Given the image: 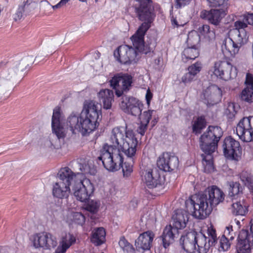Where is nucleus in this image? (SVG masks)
Listing matches in <instances>:
<instances>
[{
	"label": "nucleus",
	"instance_id": "774afa93",
	"mask_svg": "<svg viewBox=\"0 0 253 253\" xmlns=\"http://www.w3.org/2000/svg\"><path fill=\"white\" fill-rule=\"evenodd\" d=\"M95 2H97L98 1V0H95Z\"/></svg>",
	"mask_w": 253,
	"mask_h": 253
},
{
	"label": "nucleus",
	"instance_id": "6e6552de",
	"mask_svg": "<svg viewBox=\"0 0 253 253\" xmlns=\"http://www.w3.org/2000/svg\"><path fill=\"white\" fill-rule=\"evenodd\" d=\"M111 86L115 90L118 97L128 91L132 84V77L128 74H118L110 81Z\"/></svg>",
	"mask_w": 253,
	"mask_h": 253
},
{
	"label": "nucleus",
	"instance_id": "4468645a",
	"mask_svg": "<svg viewBox=\"0 0 253 253\" xmlns=\"http://www.w3.org/2000/svg\"><path fill=\"white\" fill-rule=\"evenodd\" d=\"M120 106L125 112L134 116H140L143 107V104L138 99L126 95L122 96Z\"/></svg>",
	"mask_w": 253,
	"mask_h": 253
},
{
	"label": "nucleus",
	"instance_id": "680f3d73",
	"mask_svg": "<svg viewBox=\"0 0 253 253\" xmlns=\"http://www.w3.org/2000/svg\"><path fill=\"white\" fill-rule=\"evenodd\" d=\"M153 94L150 92L149 89H148L147 91L146 94V100L147 101V103L149 105L150 104V101L152 98Z\"/></svg>",
	"mask_w": 253,
	"mask_h": 253
},
{
	"label": "nucleus",
	"instance_id": "2eb2a0df",
	"mask_svg": "<svg viewBox=\"0 0 253 253\" xmlns=\"http://www.w3.org/2000/svg\"><path fill=\"white\" fill-rule=\"evenodd\" d=\"M226 8L203 10L200 13V17L207 20L209 23L216 27H220L222 19L226 14Z\"/></svg>",
	"mask_w": 253,
	"mask_h": 253
},
{
	"label": "nucleus",
	"instance_id": "a211bd4d",
	"mask_svg": "<svg viewBox=\"0 0 253 253\" xmlns=\"http://www.w3.org/2000/svg\"><path fill=\"white\" fill-rule=\"evenodd\" d=\"M253 247V240H251L248 232L245 230H241L239 234L236 246L237 253H251Z\"/></svg>",
	"mask_w": 253,
	"mask_h": 253
},
{
	"label": "nucleus",
	"instance_id": "7ed1b4c3",
	"mask_svg": "<svg viewBox=\"0 0 253 253\" xmlns=\"http://www.w3.org/2000/svg\"><path fill=\"white\" fill-rule=\"evenodd\" d=\"M223 191L216 186L208 187L203 194L194 195L187 200L185 205L187 209L193 208L192 215L196 218H206L212 209L224 200Z\"/></svg>",
	"mask_w": 253,
	"mask_h": 253
},
{
	"label": "nucleus",
	"instance_id": "49530a36",
	"mask_svg": "<svg viewBox=\"0 0 253 253\" xmlns=\"http://www.w3.org/2000/svg\"><path fill=\"white\" fill-rule=\"evenodd\" d=\"M229 241L231 240L222 236L219 241L220 247L219 248V251H225L228 250L230 247L231 245Z\"/></svg>",
	"mask_w": 253,
	"mask_h": 253
},
{
	"label": "nucleus",
	"instance_id": "ea45409f",
	"mask_svg": "<svg viewBox=\"0 0 253 253\" xmlns=\"http://www.w3.org/2000/svg\"><path fill=\"white\" fill-rule=\"evenodd\" d=\"M239 177L241 181L244 185L248 187L252 186V176L250 172L247 171H243L240 173Z\"/></svg>",
	"mask_w": 253,
	"mask_h": 253
},
{
	"label": "nucleus",
	"instance_id": "0eeeda50",
	"mask_svg": "<svg viewBox=\"0 0 253 253\" xmlns=\"http://www.w3.org/2000/svg\"><path fill=\"white\" fill-rule=\"evenodd\" d=\"M138 2V4H135V12L137 17L139 20L143 22L139 27V33L141 29H144V31L147 30L150 28L151 24L153 21L155 17L154 13V8L152 6V0H136Z\"/></svg>",
	"mask_w": 253,
	"mask_h": 253
},
{
	"label": "nucleus",
	"instance_id": "cd10ccee",
	"mask_svg": "<svg viewBox=\"0 0 253 253\" xmlns=\"http://www.w3.org/2000/svg\"><path fill=\"white\" fill-rule=\"evenodd\" d=\"M106 232L103 227L94 229L92 232L91 242L96 246L102 244L105 241Z\"/></svg>",
	"mask_w": 253,
	"mask_h": 253
},
{
	"label": "nucleus",
	"instance_id": "4be33fe9",
	"mask_svg": "<svg viewBox=\"0 0 253 253\" xmlns=\"http://www.w3.org/2000/svg\"><path fill=\"white\" fill-rule=\"evenodd\" d=\"M178 230L173 226H167L161 237L164 247L166 249L168 247L174 242V239L178 237Z\"/></svg>",
	"mask_w": 253,
	"mask_h": 253
},
{
	"label": "nucleus",
	"instance_id": "f8f14e48",
	"mask_svg": "<svg viewBox=\"0 0 253 253\" xmlns=\"http://www.w3.org/2000/svg\"><path fill=\"white\" fill-rule=\"evenodd\" d=\"M33 246L35 248L50 249L57 246L55 237L47 232H41L34 235L31 238Z\"/></svg>",
	"mask_w": 253,
	"mask_h": 253
},
{
	"label": "nucleus",
	"instance_id": "4d7b16f0",
	"mask_svg": "<svg viewBox=\"0 0 253 253\" xmlns=\"http://www.w3.org/2000/svg\"><path fill=\"white\" fill-rule=\"evenodd\" d=\"M192 0H175L176 2L175 6L179 8L188 4Z\"/></svg>",
	"mask_w": 253,
	"mask_h": 253
},
{
	"label": "nucleus",
	"instance_id": "8fccbe9b",
	"mask_svg": "<svg viewBox=\"0 0 253 253\" xmlns=\"http://www.w3.org/2000/svg\"><path fill=\"white\" fill-rule=\"evenodd\" d=\"M228 44L229 45H232L233 48L232 51L230 50L229 47H227L226 43L225 44V46L228 48V50L230 53L232 52L233 54L237 53L239 51V47L241 46L240 43H237L234 39L232 40L231 39H230Z\"/></svg>",
	"mask_w": 253,
	"mask_h": 253
},
{
	"label": "nucleus",
	"instance_id": "ddd939ff",
	"mask_svg": "<svg viewBox=\"0 0 253 253\" xmlns=\"http://www.w3.org/2000/svg\"><path fill=\"white\" fill-rule=\"evenodd\" d=\"M224 156L228 159L238 161L242 154L240 143L231 136L225 138L222 145Z\"/></svg>",
	"mask_w": 253,
	"mask_h": 253
},
{
	"label": "nucleus",
	"instance_id": "f257e3e1",
	"mask_svg": "<svg viewBox=\"0 0 253 253\" xmlns=\"http://www.w3.org/2000/svg\"><path fill=\"white\" fill-rule=\"evenodd\" d=\"M137 145L136 139L131 131H126L124 141L119 128L114 127L109 143L103 145L98 159L108 171H115L122 168L124 176L128 177L133 171Z\"/></svg>",
	"mask_w": 253,
	"mask_h": 253
},
{
	"label": "nucleus",
	"instance_id": "603ef678",
	"mask_svg": "<svg viewBox=\"0 0 253 253\" xmlns=\"http://www.w3.org/2000/svg\"><path fill=\"white\" fill-rule=\"evenodd\" d=\"M207 121L204 115L199 116L194 121V124L192 126H206Z\"/></svg>",
	"mask_w": 253,
	"mask_h": 253
},
{
	"label": "nucleus",
	"instance_id": "412c9836",
	"mask_svg": "<svg viewBox=\"0 0 253 253\" xmlns=\"http://www.w3.org/2000/svg\"><path fill=\"white\" fill-rule=\"evenodd\" d=\"M76 237L70 233L63 234L59 241V246L54 253H65L70 247L75 243Z\"/></svg>",
	"mask_w": 253,
	"mask_h": 253
},
{
	"label": "nucleus",
	"instance_id": "6ab92c4d",
	"mask_svg": "<svg viewBox=\"0 0 253 253\" xmlns=\"http://www.w3.org/2000/svg\"><path fill=\"white\" fill-rule=\"evenodd\" d=\"M154 237L155 234L151 231L142 233L135 241L136 247L143 251L150 250Z\"/></svg>",
	"mask_w": 253,
	"mask_h": 253
},
{
	"label": "nucleus",
	"instance_id": "f03ea898",
	"mask_svg": "<svg viewBox=\"0 0 253 253\" xmlns=\"http://www.w3.org/2000/svg\"><path fill=\"white\" fill-rule=\"evenodd\" d=\"M59 181L53 185L52 194L59 199H66L70 194L81 202H86L93 195L94 186L91 181L79 173H74L68 167L60 169Z\"/></svg>",
	"mask_w": 253,
	"mask_h": 253
},
{
	"label": "nucleus",
	"instance_id": "864d4df0",
	"mask_svg": "<svg viewBox=\"0 0 253 253\" xmlns=\"http://www.w3.org/2000/svg\"><path fill=\"white\" fill-rule=\"evenodd\" d=\"M28 1L27 0L26 2H24L23 4L21 5H19L18 10L15 13V16L14 17V19L15 21H17L18 20L20 19L22 16H23V13L24 11V7L26 6V5L28 3Z\"/></svg>",
	"mask_w": 253,
	"mask_h": 253
},
{
	"label": "nucleus",
	"instance_id": "69168bd1",
	"mask_svg": "<svg viewBox=\"0 0 253 253\" xmlns=\"http://www.w3.org/2000/svg\"><path fill=\"white\" fill-rule=\"evenodd\" d=\"M210 4L211 6H215V3H217L216 2V0H207Z\"/></svg>",
	"mask_w": 253,
	"mask_h": 253
},
{
	"label": "nucleus",
	"instance_id": "a878e982",
	"mask_svg": "<svg viewBox=\"0 0 253 253\" xmlns=\"http://www.w3.org/2000/svg\"><path fill=\"white\" fill-rule=\"evenodd\" d=\"M51 126H66V117L61 107L59 106L53 110Z\"/></svg>",
	"mask_w": 253,
	"mask_h": 253
},
{
	"label": "nucleus",
	"instance_id": "5fc2aeb1",
	"mask_svg": "<svg viewBox=\"0 0 253 253\" xmlns=\"http://www.w3.org/2000/svg\"><path fill=\"white\" fill-rule=\"evenodd\" d=\"M195 77L189 72L185 74L181 78V81L185 84L191 83L195 79Z\"/></svg>",
	"mask_w": 253,
	"mask_h": 253
},
{
	"label": "nucleus",
	"instance_id": "39448f33",
	"mask_svg": "<svg viewBox=\"0 0 253 253\" xmlns=\"http://www.w3.org/2000/svg\"><path fill=\"white\" fill-rule=\"evenodd\" d=\"M193 131L196 134L204 132L200 139L201 149L205 153L202 155V164L204 171L210 173L214 170L212 154L217 148L223 130L221 127H193Z\"/></svg>",
	"mask_w": 253,
	"mask_h": 253
},
{
	"label": "nucleus",
	"instance_id": "c85d7f7f",
	"mask_svg": "<svg viewBox=\"0 0 253 253\" xmlns=\"http://www.w3.org/2000/svg\"><path fill=\"white\" fill-rule=\"evenodd\" d=\"M84 119L82 116L79 117L78 114L72 112L66 119V126H87V124H83Z\"/></svg>",
	"mask_w": 253,
	"mask_h": 253
},
{
	"label": "nucleus",
	"instance_id": "5701e85b",
	"mask_svg": "<svg viewBox=\"0 0 253 253\" xmlns=\"http://www.w3.org/2000/svg\"><path fill=\"white\" fill-rule=\"evenodd\" d=\"M245 84L246 87L242 91L241 98L248 102H253V75L250 73L246 75Z\"/></svg>",
	"mask_w": 253,
	"mask_h": 253
},
{
	"label": "nucleus",
	"instance_id": "a19ab883",
	"mask_svg": "<svg viewBox=\"0 0 253 253\" xmlns=\"http://www.w3.org/2000/svg\"><path fill=\"white\" fill-rule=\"evenodd\" d=\"M119 128L120 131L122 132V133L123 134V139H124V141H125V140L126 139V131H127L128 130L131 131L133 133L135 138L136 139V140H137V138L136 137V136L137 135V134H139L141 136L144 135L145 133V131H146V128L147 127H138L136 130L137 133H136V134H134V133L131 130H130L129 129H127L126 128L127 127H119ZM137 141L138 142V141Z\"/></svg>",
	"mask_w": 253,
	"mask_h": 253
},
{
	"label": "nucleus",
	"instance_id": "13d9d810",
	"mask_svg": "<svg viewBox=\"0 0 253 253\" xmlns=\"http://www.w3.org/2000/svg\"><path fill=\"white\" fill-rule=\"evenodd\" d=\"M244 19L249 24L253 25V13H248L245 16Z\"/></svg>",
	"mask_w": 253,
	"mask_h": 253
},
{
	"label": "nucleus",
	"instance_id": "7c9ffc66",
	"mask_svg": "<svg viewBox=\"0 0 253 253\" xmlns=\"http://www.w3.org/2000/svg\"><path fill=\"white\" fill-rule=\"evenodd\" d=\"M85 221L84 215L80 212H73L69 214L67 222H74L76 224L83 225Z\"/></svg>",
	"mask_w": 253,
	"mask_h": 253
},
{
	"label": "nucleus",
	"instance_id": "aec40b11",
	"mask_svg": "<svg viewBox=\"0 0 253 253\" xmlns=\"http://www.w3.org/2000/svg\"><path fill=\"white\" fill-rule=\"evenodd\" d=\"M189 215L185 210L178 209L175 211L172 217V226L178 230L184 229L189 220Z\"/></svg>",
	"mask_w": 253,
	"mask_h": 253
},
{
	"label": "nucleus",
	"instance_id": "09e8293b",
	"mask_svg": "<svg viewBox=\"0 0 253 253\" xmlns=\"http://www.w3.org/2000/svg\"><path fill=\"white\" fill-rule=\"evenodd\" d=\"M235 236V232L233 230L232 226L229 225L226 227L222 237H224L232 241L234 239Z\"/></svg>",
	"mask_w": 253,
	"mask_h": 253
},
{
	"label": "nucleus",
	"instance_id": "f704fd0d",
	"mask_svg": "<svg viewBox=\"0 0 253 253\" xmlns=\"http://www.w3.org/2000/svg\"><path fill=\"white\" fill-rule=\"evenodd\" d=\"M198 32L205 38L208 39L209 40H212L215 39V35L213 30L210 29V26L208 25H203L199 27Z\"/></svg>",
	"mask_w": 253,
	"mask_h": 253
},
{
	"label": "nucleus",
	"instance_id": "1a4fd4ad",
	"mask_svg": "<svg viewBox=\"0 0 253 253\" xmlns=\"http://www.w3.org/2000/svg\"><path fill=\"white\" fill-rule=\"evenodd\" d=\"M34 57L32 56H27L22 58L20 60L15 61L12 67L4 71L3 73V78L10 80L17 76L22 77L27 67L33 63Z\"/></svg>",
	"mask_w": 253,
	"mask_h": 253
},
{
	"label": "nucleus",
	"instance_id": "37998d69",
	"mask_svg": "<svg viewBox=\"0 0 253 253\" xmlns=\"http://www.w3.org/2000/svg\"><path fill=\"white\" fill-rule=\"evenodd\" d=\"M153 110L144 111L141 117L140 118L141 126H147L151 119Z\"/></svg>",
	"mask_w": 253,
	"mask_h": 253
},
{
	"label": "nucleus",
	"instance_id": "338daca9",
	"mask_svg": "<svg viewBox=\"0 0 253 253\" xmlns=\"http://www.w3.org/2000/svg\"><path fill=\"white\" fill-rule=\"evenodd\" d=\"M147 219V217L146 215H143L142 217V220H143V219Z\"/></svg>",
	"mask_w": 253,
	"mask_h": 253
},
{
	"label": "nucleus",
	"instance_id": "4c0bfd02",
	"mask_svg": "<svg viewBox=\"0 0 253 253\" xmlns=\"http://www.w3.org/2000/svg\"><path fill=\"white\" fill-rule=\"evenodd\" d=\"M80 170L85 174L94 175L97 172L96 169L91 162H87L80 166Z\"/></svg>",
	"mask_w": 253,
	"mask_h": 253
},
{
	"label": "nucleus",
	"instance_id": "9d476101",
	"mask_svg": "<svg viewBox=\"0 0 253 253\" xmlns=\"http://www.w3.org/2000/svg\"><path fill=\"white\" fill-rule=\"evenodd\" d=\"M100 105L98 103H95L94 101H85L82 114H84L85 118L84 119L83 123L87 124L88 126H97L99 125L98 122L99 119V115H101V112L98 108V106Z\"/></svg>",
	"mask_w": 253,
	"mask_h": 253
},
{
	"label": "nucleus",
	"instance_id": "a18cd8bd",
	"mask_svg": "<svg viewBox=\"0 0 253 253\" xmlns=\"http://www.w3.org/2000/svg\"><path fill=\"white\" fill-rule=\"evenodd\" d=\"M73 133H76V130L79 131L83 136L88 135L91 132L94 131L96 127H71Z\"/></svg>",
	"mask_w": 253,
	"mask_h": 253
},
{
	"label": "nucleus",
	"instance_id": "e2e57ef3",
	"mask_svg": "<svg viewBox=\"0 0 253 253\" xmlns=\"http://www.w3.org/2000/svg\"><path fill=\"white\" fill-rule=\"evenodd\" d=\"M250 231L252 234V237L253 238V218L250 220Z\"/></svg>",
	"mask_w": 253,
	"mask_h": 253
},
{
	"label": "nucleus",
	"instance_id": "423d86ee",
	"mask_svg": "<svg viewBox=\"0 0 253 253\" xmlns=\"http://www.w3.org/2000/svg\"><path fill=\"white\" fill-rule=\"evenodd\" d=\"M207 235L208 237L201 232H190L181 237L180 244L187 253H207L217 240L216 231L212 225L208 227Z\"/></svg>",
	"mask_w": 253,
	"mask_h": 253
},
{
	"label": "nucleus",
	"instance_id": "b1692460",
	"mask_svg": "<svg viewBox=\"0 0 253 253\" xmlns=\"http://www.w3.org/2000/svg\"><path fill=\"white\" fill-rule=\"evenodd\" d=\"M97 96L100 104H102L104 109H111L114 101V92L109 89H103L97 93Z\"/></svg>",
	"mask_w": 253,
	"mask_h": 253
},
{
	"label": "nucleus",
	"instance_id": "dca6fc26",
	"mask_svg": "<svg viewBox=\"0 0 253 253\" xmlns=\"http://www.w3.org/2000/svg\"><path fill=\"white\" fill-rule=\"evenodd\" d=\"M179 161L177 157L169 153H164L157 161V165L160 169L165 171H170L177 169Z\"/></svg>",
	"mask_w": 253,
	"mask_h": 253
},
{
	"label": "nucleus",
	"instance_id": "3c124183",
	"mask_svg": "<svg viewBox=\"0 0 253 253\" xmlns=\"http://www.w3.org/2000/svg\"><path fill=\"white\" fill-rule=\"evenodd\" d=\"M52 132L58 139L63 138L66 134L65 127H52Z\"/></svg>",
	"mask_w": 253,
	"mask_h": 253
},
{
	"label": "nucleus",
	"instance_id": "c9c22d12",
	"mask_svg": "<svg viewBox=\"0 0 253 253\" xmlns=\"http://www.w3.org/2000/svg\"><path fill=\"white\" fill-rule=\"evenodd\" d=\"M232 212L237 215H245L247 212V207L242 205L240 202H235L232 204L231 208Z\"/></svg>",
	"mask_w": 253,
	"mask_h": 253
},
{
	"label": "nucleus",
	"instance_id": "c756f323",
	"mask_svg": "<svg viewBox=\"0 0 253 253\" xmlns=\"http://www.w3.org/2000/svg\"><path fill=\"white\" fill-rule=\"evenodd\" d=\"M200 50L199 47L189 46L185 48L182 53V58L184 62L188 60H194L199 56Z\"/></svg>",
	"mask_w": 253,
	"mask_h": 253
},
{
	"label": "nucleus",
	"instance_id": "72a5a7b5",
	"mask_svg": "<svg viewBox=\"0 0 253 253\" xmlns=\"http://www.w3.org/2000/svg\"><path fill=\"white\" fill-rule=\"evenodd\" d=\"M200 42V37L197 32L194 31L189 33L187 39L188 46L199 47Z\"/></svg>",
	"mask_w": 253,
	"mask_h": 253
},
{
	"label": "nucleus",
	"instance_id": "bb28decb",
	"mask_svg": "<svg viewBox=\"0 0 253 253\" xmlns=\"http://www.w3.org/2000/svg\"><path fill=\"white\" fill-rule=\"evenodd\" d=\"M240 139L244 142L253 141V127H236L234 130Z\"/></svg>",
	"mask_w": 253,
	"mask_h": 253
},
{
	"label": "nucleus",
	"instance_id": "c03bdc74",
	"mask_svg": "<svg viewBox=\"0 0 253 253\" xmlns=\"http://www.w3.org/2000/svg\"><path fill=\"white\" fill-rule=\"evenodd\" d=\"M202 64L201 62H197L191 65L188 68V72L196 77V76L199 73L202 69Z\"/></svg>",
	"mask_w": 253,
	"mask_h": 253
},
{
	"label": "nucleus",
	"instance_id": "f3484780",
	"mask_svg": "<svg viewBox=\"0 0 253 253\" xmlns=\"http://www.w3.org/2000/svg\"><path fill=\"white\" fill-rule=\"evenodd\" d=\"M221 97L220 88L215 84H212L204 90L202 98L207 105H213L220 101Z\"/></svg>",
	"mask_w": 253,
	"mask_h": 253
},
{
	"label": "nucleus",
	"instance_id": "79ce46f5",
	"mask_svg": "<svg viewBox=\"0 0 253 253\" xmlns=\"http://www.w3.org/2000/svg\"><path fill=\"white\" fill-rule=\"evenodd\" d=\"M100 202L96 200H91L88 202L85 206V209L88 211L92 213L97 212L100 207Z\"/></svg>",
	"mask_w": 253,
	"mask_h": 253
},
{
	"label": "nucleus",
	"instance_id": "473e14b6",
	"mask_svg": "<svg viewBox=\"0 0 253 253\" xmlns=\"http://www.w3.org/2000/svg\"><path fill=\"white\" fill-rule=\"evenodd\" d=\"M233 33V39L238 43L240 45L245 44L248 41V37L245 30H234Z\"/></svg>",
	"mask_w": 253,
	"mask_h": 253
},
{
	"label": "nucleus",
	"instance_id": "052dcab7",
	"mask_svg": "<svg viewBox=\"0 0 253 253\" xmlns=\"http://www.w3.org/2000/svg\"><path fill=\"white\" fill-rule=\"evenodd\" d=\"M228 0H216L217 3H215V7L223 5L224 7L225 6L227 5Z\"/></svg>",
	"mask_w": 253,
	"mask_h": 253
},
{
	"label": "nucleus",
	"instance_id": "393cba45",
	"mask_svg": "<svg viewBox=\"0 0 253 253\" xmlns=\"http://www.w3.org/2000/svg\"><path fill=\"white\" fill-rule=\"evenodd\" d=\"M142 180L149 188H153L160 185V175L157 171L146 170L142 176Z\"/></svg>",
	"mask_w": 253,
	"mask_h": 253
},
{
	"label": "nucleus",
	"instance_id": "6e6d98bb",
	"mask_svg": "<svg viewBox=\"0 0 253 253\" xmlns=\"http://www.w3.org/2000/svg\"><path fill=\"white\" fill-rule=\"evenodd\" d=\"M234 30H245L248 27V24L244 21L238 20L234 23Z\"/></svg>",
	"mask_w": 253,
	"mask_h": 253
},
{
	"label": "nucleus",
	"instance_id": "bf43d9fd",
	"mask_svg": "<svg viewBox=\"0 0 253 253\" xmlns=\"http://www.w3.org/2000/svg\"><path fill=\"white\" fill-rule=\"evenodd\" d=\"M70 0H61L57 4L52 6L53 9L60 8L65 5Z\"/></svg>",
	"mask_w": 253,
	"mask_h": 253
},
{
	"label": "nucleus",
	"instance_id": "20e7f679",
	"mask_svg": "<svg viewBox=\"0 0 253 253\" xmlns=\"http://www.w3.org/2000/svg\"><path fill=\"white\" fill-rule=\"evenodd\" d=\"M139 28L135 33L131 37L133 47L128 45L120 46L114 51V55L120 62L126 64L133 62H136L139 53L147 54L153 52L156 46L154 40L150 39L149 41L144 42V37L147 31L144 29L137 33Z\"/></svg>",
	"mask_w": 253,
	"mask_h": 253
},
{
	"label": "nucleus",
	"instance_id": "2f4dec72",
	"mask_svg": "<svg viewBox=\"0 0 253 253\" xmlns=\"http://www.w3.org/2000/svg\"><path fill=\"white\" fill-rule=\"evenodd\" d=\"M237 109H238V106L235 103L232 102L228 103L227 107L224 111V115L226 116L228 122H232L234 120Z\"/></svg>",
	"mask_w": 253,
	"mask_h": 253
},
{
	"label": "nucleus",
	"instance_id": "e433bc0d",
	"mask_svg": "<svg viewBox=\"0 0 253 253\" xmlns=\"http://www.w3.org/2000/svg\"><path fill=\"white\" fill-rule=\"evenodd\" d=\"M229 196L232 198V199L237 198L240 192L242 191V187L240 184L237 182H231L229 184Z\"/></svg>",
	"mask_w": 253,
	"mask_h": 253
},
{
	"label": "nucleus",
	"instance_id": "58836bf2",
	"mask_svg": "<svg viewBox=\"0 0 253 253\" xmlns=\"http://www.w3.org/2000/svg\"><path fill=\"white\" fill-rule=\"evenodd\" d=\"M119 245L125 253H133L134 252L133 247L124 237L120 238Z\"/></svg>",
	"mask_w": 253,
	"mask_h": 253
},
{
	"label": "nucleus",
	"instance_id": "de8ad7c7",
	"mask_svg": "<svg viewBox=\"0 0 253 253\" xmlns=\"http://www.w3.org/2000/svg\"><path fill=\"white\" fill-rule=\"evenodd\" d=\"M253 125V116L243 117L238 123L237 126H252Z\"/></svg>",
	"mask_w": 253,
	"mask_h": 253
},
{
	"label": "nucleus",
	"instance_id": "9b49d317",
	"mask_svg": "<svg viewBox=\"0 0 253 253\" xmlns=\"http://www.w3.org/2000/svg\"><path fill=\"white\" fill-rule=\"evenodd\" d=\"M213 73L217 77L224 80L235 78L237 75V69L229 62L218 61L215 62Z\"/></svg>",
	"mask_w": 253,
	"mask_h": 253
},
{
	"label": "nucleus",
	"instance_id": "0e129e2a",
	"mask_svg": "<svg viewBox=\"0 0 253 253\" xmlns=\"http://www.w3.org/2000/svg\"><path fill=\"white\" fill-rule=\"evenodd\" d=\"M171 21V24L174 27H178L179 26V24H178V22H177L176 18L172 17Z\"/></svg>",
	"mask_w": 253,
	"mask_h": 253
}]
</instances>
